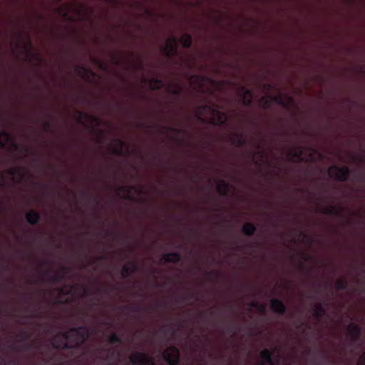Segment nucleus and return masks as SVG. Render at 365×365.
Masks as SVG:
<instances>
[{"label": "nucleus", "instance_id": "23", "mask_svg": "<svg viewBox=\"0 0 365 365\" xmlns=\"http://www.w3.org/2000/svg\"><path fill=\"white\" fill-rule=\"evenodd\" d=\"M165 86V82L158 78H153L150 81V86L153 91H157L163 88Z\"/></svg>", "mask_w": 365, "mask_h": 365}, {"label": "nucleus", "instance_id": "19", "mask_svg": "<svg viewBox=\"0 0 365 365\" xmlns=\"http://www.w3.org/2000/svg\"><path fill=\"white\" fill-rule=\"evenodd\" d=\"M163 259L165 262L178 263L181 259V255L178 252H173L165 254L163 257Z\"/></svg>", "mask_w": 365, "mask_h": 365}, {"label": "nucleus", "instance_id": "22", "mask_svg": "<svg viewBox=\"0 0 365 365\" xmlns=\"http://www.w3.org/2000/svg\"><path fill=\"white\" fill-rule=\"evenodd\" d=\"M8 173L11 175H18L21 180L27 178L26 171L21 168H11L8 170Z\"/></svg>", "mask_w": 365, "mask_h": 365}, {"label": "nucleus", "instance_id": "57", "mask_svg": "<svg viewBox=\"0 0 365 365\" xmlns=\"http://www.w3.org/2000/svg\"><path fill=\"white\" fill-rule=\"evenodd\" d=\"M134 249L132 247L130 248V252H133Z\"/></svg>", "mask_w": 365, "mask_h": 365}, {"label": "nucleus", "instance_id": "44", "mask_svg": "<svg viewBox=\"0 0 365 365\" xmlns=\"http://www.w3.org/2000/svg\"><path fill=\"white\" fill-rule=\"evenodd\" d=\"M260 312H264L266 311V306L264 304H259L258 308Z\"/></svg>", "mask_w": 365, "mask_h": 365}, {"label": "nucleus", "instance_id": "50", "mask_svg": "<svg viewBox=\"0 0 365 365\" xmlns=\"http://www.w3.org/2000/svg\"><path fill=\"white\" fill-rule=\"evenodd\" d=\"M22 148L26 153L29 152V148L27 146H23Z\"/></svg>", "mask_w": 365, "mask_h": 365}, {"label": "nucleus", "instance_id": "56", "mask_svg": "<svg viewBox=\"0 0 365 365\" xmlns=\"http://www.w3.org/2000/svg\"><path fill=\"white\" fill-rule=\"evenodd\" d=\"M103 324H108V322H106V321H104V322H103Z\"/></svg>", "mask_w": 365, "mask_h": 365}, {"label": "nucleus", "instance_id": "5", "mask_svg": "<svg viewBox=\"0 0 365 365\" xmlns=\"http://www.w3.org/2000/svg\"><path fill=\"white\" fill-rule=\"evenodd\" d=\"M130 361L135 365H155L153 360L146 354L139 351H135L131 354Z\"/></svg>", "mask_w": 365, "mask_h": 365}, {"label": "nucleus", "instance_id": "46", "mask_svg": "<svg viewBox=\"0 0 365 365\" xmlns=\"http://www.w3.org/2000/svg\"><path fill=\"white\" fill-rule=\"evenodd\" d=\"M259 305V303L258 302H256V301L252 302L251 303V307H253V308H258Z\"/></svg>", "mask_w": 365, "mask_h": 365}, {"label": "nucleus", "instance_id": "13", "mask_svg": "<svg viewBox=\"0 0 365 365\" xmlns=\"http://www.w3.org/2000/svg\"><path fill=\"white\" fill-rule=\"evenodd\" d=\"M262 361L261 365H274L272 352L268 349H263L259 354Z\"/></svg>", "mask_w": 365, "mask_h": 365}, {"label": "nucleus", "instance_id": "18", "mask_svg": "<svg viewBox=\"0 0 365 365\" xmlns=\"http://www.w3.org/2000/svg\"><path fill=\"white\" fill-rule=\"evenodd\" d=\"M304 154V149L301 145H296L289 153L290 160L294 161V159L302 160V156Z\"/></svg>", "mask_w": 365, "mask_h": 365}, {"label": "nucleus", "instance_id": "55", "mask_svg": "<svg viewBox=\"0 0 365 365\" xmlns=\"http://www.w3.org/2000/svg\"><path fill=\"white\" fill-rule=\"evenodd\" d=\"M210 314H211L212 315H215V313L214 312H210Z\"/></svg>", "mask_w": 365, "mask_h": 365}, {"label": "nucleus", "instance_id": "1", "mask_svg": "<svg viewBox=\"0 0 365 365\" xmlns=\"http://www.w3.org/2000/svg\"><path fill=\"white\" fill-rule=\"evenodd\" d=\"M70 332L73 334L72 344H78L75 349H78L84 344L90 337V329L86 326H80L70 329Z\"/></svg>", "mask_w": 365, "mask_h": 365}, {"label": "nucleus", "instance_id": "32", "mask_svg": "<svg viewBox=\"0 0 365 365\" xmlns=\"http://www.w3.org/2000/svg\"><path fill=\"white\" fill-rule=\"evenodd\" d=\"M108 341L109 344H117V343L122 344V342H123L121 337L119 335H118L116 333L111 334L109 336Z\"/></svg>", "mask_w": 365, "mask_h": 365}, {"label": "nucleus", "instance_id": "24", "mask_svg": "<svg viewBox=\"0 0 365 365\" xmlns=\"http://www.w3.org/2000/svg\"><path fill=\"white\" fill-rule=\"evenodd\" d=\"M190 80L195 83L199 87H202V85L208 80V78L200 74H195L190 76Z\"/></svg>", "mask_w": 365, "mask_h": 365}, {"label": "nucleus", "instance_id": "49", "mask_svg": "<svg viewBox=\"0 0 365 365\" xmlns=\"http://www.w3.org/2000/svg\"><path fill=\"white\" fill-rule=\"evenodd\" d=\"M97 63H98V64L99 65V67H100L101 68H103V66H103V63H101L100 61H97Z\"/></svg>", "mask_w": 365, "mask_h": 365}, {"label": "nucleus", "instance_id": "29", "mask_svg": "<svg viewBox=\"0 0 365 365\" xmlns=\"http://www.w3.org/2000/svg\"><path fill=\"white\" fill-rule=\"evenodd\" d=\"M182 87L179 85H177L175 87H172L171 86H169L167 88V91L169 93L175 96H179L182 93Z\"/></svg>", "mask_w": 365, "mask_h": 365}, {"label": "nucleus", "instance_id": "41", "mask_svg": "<svg viewBox=\"0 0 365 365\" xmlns=\"http://www.w3.org/2000/svg\"><path fill=\"white\" fill-rule=\"evenodd\" d=\"M80 287L82 289L85 295H90L91 294V290L88 288L83 287V285H81Z\"/></svg>", "mask_w": 365, "mask_h": 365}, {"label": "nucleus", "instance_id": "20", "mask_svg": "<svg viewBox=\"0 0 365 365\" xmlns=\"http://www.w3.org/2000/svg\"><path fill=\"white\" fill-rule=\"evenodd\" d=\"M325 314V309L322 302H317L314 309L313 315L317 319L320 320Z\"/></svg>", "mask_w": 365, "mask_h": 365}, {"label": "nucleus", "instance_id": "45", "mask_svg": "<svg viewBox=\"0 0 365 365\" xmlns=\"http://www.w3.org/2000/svg\"><path fill=\"white\" fill-rule=\"evenodd\" d=\"M354 160H358L359 162H364L365 160L364 156H355Z\"/></svg>", "mask_w": 365, "mask_h": 365}, {"label": "nucleus", "instance_id": "14", "mask_svg": "<svg viewBox=\"0 0 365 365\" xmlns=\"http://www.w3.org/2000/svg\"><path fill=\"white\" fill-rule=\"evenodd\" d=\"M232 187V185L225 182V180H221L220 183L217 185L216 190L220 195L225 197L229 195Z\"/></svg>", "mask_w": 365, "mask_h": 365}, {"label": "nucleus", "instance_id": "27", "mask_svg": "<svg viewBox=\"0 0 365 365\" xmlns=\"http://www.w3.org/2000/svg\"><path fill=\"white\" fill-rule=\"evenodd\" d=\"M259 102L262 109H268L272 105L271 96L262 97Z\"/></svg>", "mask_w": 365, "mask_h": 365}, {"label": "nucleus", "instance_id": "53", "mask_svg": "<svg viewBox=\"0 0 365 365\" xmlns=\"http://www.w3.org/2000/svg\"><path fill=\"white\" fill-rule=\"evenodd\" d=\"M99 259H106V257H105V256H101Z\"/></svg>", "mask_w": 365, "mask_h": 365}, {"label": "nucleus", "instance_id": "9", "mask_svg": "<svg viewBox=\"0 0 365 365\" xmlns=\"http://www.w3.org/2000/svg\"><path fill=\"white\" fill-rule=\"evenodd\" d=\"M270 307L273 312L284 315L287 312V307L279 299H273L270 302Z\"/></svg>", "mask_w": 365, "mask_h": 365}, {"label": "nucleus", "instance_id": "25", "mask_svg": "<svg viewBox=\"0 0 365 365\" xmlns=\"http://www.w3.org/2000/svg\"><path fill=\"white\" fill-rule=\"evenodd\" d=\"M125 146V143L122 140H116V145L113 148L112 153L116 155H123V148Z\"/></svg>", "mask_w": 365, "mask_h": 365}, {"label": "nucleus", "instance_id": "3", "mask_svg": "<svg viewBox=\"0 0 365 365\" xmlns=\"http://www.w3.org/2000/svg\"><path fill=\"white\" fill-rule=\"evenodd\" d=\"M163 357L169 365H178L180 351L176 346H170L164 351Z\"/></svg>", "mask_w": 365, "mask_h": 365}, {"label": "nucleus", "instance_id": "48", "mask_svg": "<svg viewBox=\"0 0 365 365\" xmlns=\"http://www.w3.org/2000/svg\"><path fill=\"white\" fill-rule=\"evenodd\" d=\"M11 145H12V147H13L15 150H18V149H19V145H17V144H16V143H13L11 144Z\"/></svg>", "mask_w": 365, "mask_h": 365}, {"label": "nucleus", "instance_id": "34", "mask_svg": "<svg viewBox=\"0 0 365 365\" xmlns=\"http://www.w3.org/2000/svg\"><path fill=\"white\" fill-rule=\"evenodd\" d=\"M240 93L242 96V98H253V93L250 90L246 88L245 87L242 86L240 89Z\"/></svg>", "mask_w": 365, "mask_h": 365}, {"label": "nucleus", "instance_id": "26", "mask_svg": "<svg viewBox=\"0 0 365 365\" xmlns=\"http://www.w3.org/2000/svg\"><path fill=\"white\" fill-rule=\"evenodd\" d=\"M180 42L185 48H190L192 45V37L188 34H184L180 38Z\"/></svg>", "mask_w": 365, "mask_h": 365}, {"label": "nucleus", "instance_id": "47", "mask_svg": "<svg viewBox=\"0 0 365 365\" xmlns=\"http://www.w3.org/2000/svg\"><path fill=\"white\" fill-rule=\"evenodd\" d=\"M113 61H115V64H117V65H118V64H119V63H120V60H119L117 57L113 56Z\"/></svg>", "mask_w": 365, "mask_h": 365}, {"label": "nucleus", "instance_id": "31", "mask_svg": "<svg viewBox=\"0 0 365 365\" xmlns=\"http://www.w3.org/2000/svg\"><path fill=\"white\" fill-rule=\"evenodd\" d=\"M335 288L337 290H346L348 289V282L344 279H339L335 284Z\"/></svg>", "mask_w": 365, "mask_h": 365}, {"label": "nucleus", "instance_id": "37", "mask_svg": "<svg viewBox=\"0 0 365 365\" xmlns=\"http://www.w3.org/2000/svg\"><path fill=\"white\" fill-rule=\"evenodd\" d=\"M252 99L253 98H242V103L243 105L246 106H250L252 104Z\"/></svg>", "mask_w": 365, "mask_h": 365}, {"label": "nucleus", "instance_id": "4", "mask_svg": "<svg viewBox=\"0 0 365 365\" xmlns=\"http://www.w3.org/2000/svg\"><path fill=\"white\" fill-rule=\"evenodd\" d=\"M198 109L199 112L201 110H210L212 115L217 117L216 120H212V123L214 125H222L227 120V115L217 108H212L207 105H203L200 106Z\"/></svg>", "mask_w": 365, "mask_h": 365}, {"label": "nucleus", "instance_id": "58", "mask_svg": "<svg viewBox=\"0 0 365 365\" xmlns=\"http://www.w3.org/2000/svg\"><path fill=\"white\" fill-rule=\"evenodd\" d=\"M81 69L84 71L85 70V67L82 66Z\"/></svg>", "mask_w": 365, "mask_h": 365}, {"label": "nucleus", "instance_id": "39", "mask_svg": "<svg viewBox=\"0 0 365 365\" xmlns=\"http://www.w3.org/2000/svg\"><path fill=\"white\" fill-rule=\"evenodd\" d=\"M51 123L49 121H44L43 123V128L45 130L48 131L51 129Z\"/></svg>", "mask_w": 365, "mask_h": 365}, {"label": "nucleus", "instance_id": "38", "mask_svg": "<svg viewBox=\"0 0 365 365\" xmlns=\"http://www.w3.org/2000/svg\"><path fill=\"white\" fill-rule=\"evenodd\" d=\"M356 181L365 182V172L360 173L355 179Z\"/></svg>", "mask_w": 365, "mask_h": 365}, {"label": "nucleus", "instance_id": "17", "mask_svg": "<svg viewBox=\"0 0 365 365\" xmlns=\"http://www.w3.org/2000/svg\"><path fill=\"white\" fill-rule=\"evenodd\" d=\"M134 190V187L130 185H124L119 187L116 192L118 195H120V192H123V197L125 200H131V192Z\"/></svg>", "mask_w": 365, "mask_h": 365}, {"label": "nucleus", "instance_id": "30", "mask_svg": "<svg viewBox=\"0 0 365 365\" xmlns=\"http://www.w3.org/2000/svg\"><path fill=\"white\" fill-rule=\"evenodd\" d=\"M9 138V135L7 132L0 130V148H4L5 147Z\"/></svg>", "mask_w": 365, "mask_h": 365}, {"label": "nucleus", "instance_id": "21", "mask_svg": "<svg viewBox=\"0 0 365 365\" xmlns=\"http://www.w3.org/2000/svg\"><path fill=\"white\" fill-rule=\"evenodd\" d=\"M257 230L255 224L252 222H246L243 225L242 232L245 235L252 236Z\"/></svg>", "mask_w": 365, "mask_h": 365}, {"label": "nucleus", "instance_id": "36", "mask_svg": "<svg viewBox=\"0 0 365 365\" xmlns=\"http://www.w3.org/2000/svg\"><path fill=\"white\" fill-rule=\"evenodd\" d=\"M271 100H272V101L276 102L277 103H278V104H279L281 106H284V101L282 99L281 97H277V96L273 97V96H271Z\"/></svg>", "mask_w": 365, "mask_h": 365}, {"label": "nucleus", "instance_id": "51", "mask_svg": "<svg viewBox=\"0 0 365 365\" xmlns=\"http://www.w3.org/2000/svg\"><path fill=\"white\" fill-rule=\"evenodd\" d=\"M227 329H228L230 331H232V330H233L232 327H231V326H228V327H227Z\"/></svg>", "mask_w": 365, "mask_h": 365}, {"label": "nucleus", "instance_id": "28", "mask_svg": "<svg viewBox=\"0 0 365 365\" xmlns=\"http://www.w3.org/2000/svg\"><path fill=\"white\" fill-rule=\"evenodd\" d=\"M76 115H77V120L81 123L83 121V120L86 119V118H92L94 121L97 120V118L96 117L90 115L88 113L83 112V111L77 110Z\"/></svg>", "mask_w": 365, "mask_h": 365}, {"label": "nucleus", "instance_id": "2", "mask_svg": "<svg viewBox=\"0 0 365 365\" xmlns=\"http://www.w3.org/2000/svg\"><path fill=\"white\" fill-rule=\"evenodd\" d=\"M350 174L351 170L347 166L339 167L333 165L328 169L329 176L340 182L347 181Z\"/></svg>", "mask_w": 365, "mask_h": 365}, {"label": "nucleus", "instance_id": "54", "mask_svg": "<svg viewBox=\"0 0 365 365\" xmlns=\"http://www.w3.org/2000/svg\"><path fill=\"white\" fill-rule=\"evenodd\" d=\"M31 347V344H29V345L27 346V349H30Z\"/></svg>", "mask_w": 365, "mask_h": 365}, {"label": "nucleus", "instance_id": "43", "mask_svg": "<svg viewBox=\"0 0 365 365\" xmlns=\"http://www.w3.org/2000/svg\"><path fill=\"white\" fill-rule=\"evenodd\" d=\"M359 365H365V355L362 354L360 356Z\"/></svg>", "mask_w": 365, "mask_h": 365}, {"label": "nucleus", "instance_id": "8", "mask_svg": "<svg viewBox=\"0 0 365 365\" xmlns=\"http://www.w3.org/2000/svg\"><path fill=\"white\" fill-rule=\"evenodd\" d=\"M138 270V266L135 261H129L128 263L124 265L121 269V278L126 279L130 277L132 274L135 273Z\"/></svg>", "mask_w": 365, "mask_h": 365}, {"label": "nucleus", "instance_id": "52", "mask_svg": "<svg viewBox=\"0 0 365 365\" xmlns=\"http://www.w3.org/2000/svg\"><path fill=\"white\" fill-rule=\"evenodd\" d=\"M58 291L61 292V293H63V288H60L58 289Z\"/></svg>", "mask_w": 365, "mask_h": 365}, {"label": "nucleus", "instance_id": "12", "mask_svg": "<svg viewBox=\"0 0 365 365\" xmlns=\"http://www.w3.org/2000/svg\"><path fill=\"white\" fill-rule=\"evenodd\" d=\"M231 143L236 147H244L247 144V141L244 138L242 133H235L230 138Z\"/></svg>", "mask_w": 365, "mask_h": 365}, {"label": "nucleus", "instance_id": "7", "mask_svg": "<svg viewBox=\"0 0 365 365\" xmlns=\"http://www.w3.org/2000/svg\"><path fill=\"white\" fill-rule=\"evenodd\" d=\"M164 51L168 57H173L178 53L177 39L175 37L170 38L166 43Z\"/></svg>", "mask_w": 365, "mask_h": 365}, {"label": "nucleus", "instance_id": "42", "mask_svg": "<svg viewBox=\"0 0 365 365\" xmlns=\"http://www.w3.org/2000/svg\"><path fill=\"white\" fill-rule=\"evenodd\" d=\"M301 235L303 237L304 239H305L306 240L309 241V244H312V240L311 237H308L304 232H301L300 233Z\"/></svg>", "mask_w": 365, "mask_h": 365}, {"label": "nucleus", "instance_id": "10", "mask_svg": "<svg viewBox=\"0 0 365 365\" xmlns=\"http://www.w3.org/2000/svg\"><path fill=\"white\" fill-rule=\"evenodd\" d=\"M347 331L351 337V341H357L361 335V329L354 323H351L347 326Z\"/></svg>", "mask_w": 365, "mask_h": 365}, {"label": "nucleus", "instance_id": "6", "mask_svg": "<svg viewBox=\"0 0 365 365\" xmlns=\"http://www.w3.org/2000/svg\"><path fill=\"white\" fill-rule=\"evenodd\" d=\"M51 344L53 349L58 350L74 349V348L78 346V344L65 342L64 340L58 336H56L53 338Z\"/></svg>", "mask_w": 365, "mask_h": 365}, {"label": "nucleus", "instance_id": "15", "mask_svg": "<svg viewBox=\"0 0 365 365\" xmlns=\"http://www.w3.org/2000/svg\"><path fill=\"white\" fill-rule=\"evenodd\" d=\"M26 220L30 225H37L40 222V214L36 210H31L26 213Z\"/></svg>", "mask_w": 365, "mask_h": 365}, {"label": "nucleus", "instance_id": "40", "mask_svg": "<svg viewBox=\"0 0 365 365\" xmlns=\"http://www.w3.org/2000/svg\"><path fill=\"white\" fill-rule=\"evenodd\" d=\"M164 129H166L168 130H170L172 132L176 133H181L182 132V130L176 129L173 127H169V128H164Z\"/></svg>", "mask_w": 365, "mask_h": 365}, {"label": "nucleus", "instance_id": "35", "mask_svg": "<svg viewBox=\"0 0 365 365\" xmlns=\"http://www.w3.org/2000/svg\"><path fill=\"white\" fill-rule=\"evenodd\" d=\"M18 337L21 339V340H28L30 339L31 337V334L29 331H21L19 334H18Z\"/></svg>", "mask_w": 365, "mask_h": 365}, {"label": "nucleus", "instance_id": "33", "mask_svg": "<svg viewBox=\"0 0 365 365\" xmlns=\"http://www.w3.org/2000/svg\"><path fill=\"white\" fill-rule=\"evenodd\" d=\"M57 336H58L61 339L63 338V339L69 341L68 343H71L72 342L73 334H72V332H70V329L68 331H66L60 332Z\"/></svg>", "mask_w": 365, "mask_h": 365}, {"label": "nucleus", "instance_id": "16", "mask_svg": "<svg viewBox=\"0 0 365 365\" xmlns=\"http://www.w3.org/2000/svg\"><path fill=\"white\" fill-rule=\"evenodd\" d=\"M318 212L328 215L338 216L341 215V210L336 206H329L328 207H319Z\"/></svg>", "mask_w": 365, "mask_h": 365}, {"label": "nucleus", "instance_id": "11", "mask_svg": "<svg viewBox=\"0 0 365 365\" xmlns=\"http://www.w3.org/2000/svg\"><path fill=\"white\" fill-rule=\"evenodd\" d=\"M62 272H58L56 274L48 278V281L53 283H58L64 280L65 274L71 272L69 267L63 266L61 267Z\"/></svg>", "mask_w": 365, "mask_h": 365}]
</instances>
